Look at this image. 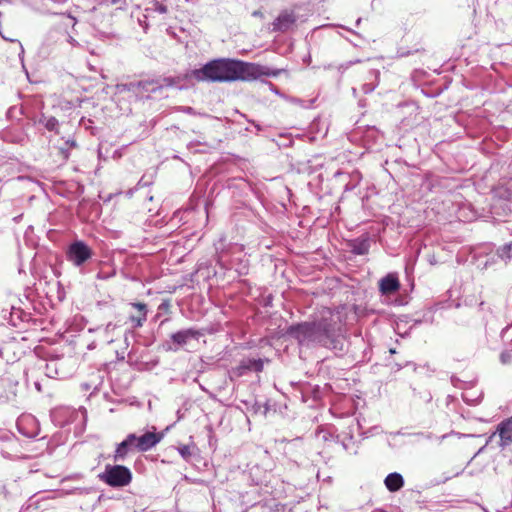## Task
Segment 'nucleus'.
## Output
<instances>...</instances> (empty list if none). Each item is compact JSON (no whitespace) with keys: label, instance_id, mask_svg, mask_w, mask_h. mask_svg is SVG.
I'll return each mask as SVG.
<instances>
[{"label":"nucleus","instance_id":"nucleus-13","mask_svg":"<svg viewBox=\"0 0 512 512\" xmlns=\"http://www.w3.org/2000/svg\"><path fill=\"white\" fill-rule=\"evenodd\" d=\"M64 36L65 31L62 30L61 28L51 29L45 37L44 45H47L49 47L53 46L59 43L61 40H64Z\"/></svg>","mask_w":512,"mask_h":512},{"label":"nucleus","instance_id":"nucleus-25","mask_svg":"<svg viewBox=\"0 0 512 512\" xmlns=\"http://www.w3.org/2000/svg\"><path fill=\"white\" fill-rule=\"evenodd\" d=\"M64 40L72 46L78 45V42L71 35H69L66 31H65Z\"/></svg>","mask_w":512,"mask_h":512},{"label":"nucleus","instance_id":"nucleus-6","mask_svg":"<svg viewBox=\"0 0 512 512\" xmlns=\"http://www.w3.org/2000/svg\"><path fill=\"white\" fill-rule=\"evenodd\" d=\"M161 438V435L154 432H146L141 436H137L135 434V441L133 442L136 450L146 452L156 446L160 442Z\"/></svg>","mask_w":512,"mask_h":512},{"label":"nucleus","instance_id":"nucleus-22","mask_svg":"<svg viewBox=\"0 0 512 512\" xmlns=\"http://www.w3.org/2000/svg\"><path fill=\"white\" fill-rule=\"evenodd\" d=\"M178 452L182 456V458L186 461L189 460L192 455L191 449L188 445H183V446L179 447Z\"/></svg>","mask_w":512,"mask_h":512},{"label":"nucleus","instance_id":"nucleus-24","mask_svg":"<svg viewBox=\"0 0 512 512\" xmlns=\"http://www.w3.org/2000/svg\"><path fill=\"white\" fill-rule=\"evenodd\" d=\"M376 85L375 84H372V83H365L362 87V90L365 94H368V93H371L372 91H374Z\"/></svg>","mask_w":512,"mask_h":512},{"label":"nucleus","instance_id":"nucleus-4","mask_svg":"<svg viewBox=\"0 0 512 512\" xmlns=\"http://www.w3.org/2000/svg\"><path fill=\"white\" fill-rule=\"evenodd\" d=\"M92 256V249L82 240L72 242L66 252L67 260L76 267H81Z\"/></svg>","mask_w":512,"mask_h":512},{"label":"nucleus","instance_id":"nucleus-8","mask_svg":"<svg viewBox=\"0 0 512 512\" xmlns=\"http://www.w3.org/2000/svg\"><path fill=\"white\" fill-rule=\"evenodd\" d=\"M133 441H135V434L131 433L117 445L113 455L115 462L124 461L129 452L136 450Z\"/></svg>","mask_w":512,"mask_h":512},{"label":"nucleus","instance_id":"nucleus-11","mask_svg":"<svg viewBox=\"0 0 512 512\" xmlns=\"http://www.w3.org/2000/svg\"><path fill=\"white\" fill-rule=\"evenodd\" d=\"M132 306L138 310V314L131 315L129 321L134 328L142 327L147 319V307L144 303H133Z\"/></svg>","mask_w":512,"mask_h":512},{"label":"nucleus","instance_id":"nucleus-17","mask_svg":"<svg viewBox=\"0 0 512 512\" xmlns=\"http://www.w3.org/2000/svg\"><path fill=\"white\" fill-rule=\"evenodd\" d=\"M497 254L502 260L507 261L512 259V242L500 247L497 251Z\"/></svg>","mask_w":512,"mask_h":512},{"label":"nucleus","instance_id":"nucleus-7","mask_svg":"<svg viewBox=\"0 0 512 512\" xmlns=\"http://www.w3.org/2000/svg\"><path fill=\"white\" fill-rule=\"evenodd\" d=\"M201 333L193 328L184 329L171 335V341L175 345L174 350L189 343L191 340H198Z\"/></svg>","mask_w":512,"mask_h":512},{"label":"nucleus","instance_id":"nucleus-29","mask_svg":"<svg viewBox=\"0 0 512 512\" xmlns=\"http://www.w3.org/2000/svg\"><path fill=\"white\" fill-rule=\"evenodd\" d=\"M358 62H359V60H356V61H354V62L349 61L345 66H343V65H342L341 67H343V68H348L350 65H352V64H354V63H358Z\"/></svg>","mask_w":512,"mask_h":512},{"label":"nucleus","instance_id":"nucleus-18","mask_svg":"<svg viewBox=\"0 0 512 512\" xmlns=\"http://www.w3.org/2000/svg\"><path fill=\"white\" fill-rule=\"evenodd\" d=\"M125 5L126 0H102L100 8L117 6V8L122 9Z\"/></svg>","mask_w":512,"mask_h":512},{"label":"nucleus","instance_id":"nucleus-9","mask_svg":"<svg viewBox=\"0 0 512 512\" xmlns=\"http://www.w3.org/2000/svg\"><path fill=\"white\" fill-rule=\"evenodd\" d=\"M496 433L499 434L501 447L504 448L510 445L512 443V419L502 421L498 425L497 431L489 437V441H491V439L496 435Z\"/></svg>","mask_w":512,"mask_h":512},{"label":"nucleus","instance_id":"nucleus-32","mask_svg":"<svg viewBox=\"0 0 512 512\" xmlns=\"http://www.w3.org/2000/svg\"><path fill=\"white\" fill-rule=\"evenodd\" d=\"M136 512H147V510L146 509H142V510L136 511Z\"/></svg>","mask_w":512,"mask_h":512},{"label":"nucleus","instance_id":"nucleus-21","mask_svg":"<svg viewBox=\"0 0 512 512\" xmlns=\"http://www.w3.org/2000/svg\"><path fill=\"white\" fill-rule=\"evenodd\" d=\"M500 361L502 364H510L512 362V349L505 350L500 354Z\"/></svg>","mask_w":512,"mask_h":512},{"label":"nucleus","instance_id":"nucleus-28","mask_svg":"<svg viewBox=\"0 0 512 512\" xmlns=\"http://www.w3.org/2000/svg\"><path fill=\"white\" fill-rule=\"evenodd\" d=\"M66 144H68L70 147H76V142L74 140H67Z\"/></svg>","mask_w":512,"mask_h":512},{"label":"nucleus","instance_id":"nucleus-31","mask_svg":"<svg viewBox=\"0 0 512 512\" xmlns=\"http://www.w3.org/2000/svg\"><path fill=\"white\" fill-rule=\"evenodd\" d=\"M165 81H167L168 85H173L174 84V80L171 79V78H167V79H165Z\"/></svg>","mask_w":512,"mask_h":512},{"label":"nucleus","instance_id":"nucleus-2","mask_svg":"<svg viewBox=\"0 0 512 512\" xmlns=\"http://www.w3.org/2000/svg\"><path fill=\"white\" fill-rule=\"evenodd\" d=\"M286 334L295 339L300 346H322L332 350H342L343 342L336 322L321 319L291 325Z\"/></svg>","mask_w":512,"mask_h":512},{"label":"nucleus","instance_id":"nucleus-27","mask_svg":"<svg viewBox=\"0 0 512 512\" xmlns=\"http://www.w3.org/2000/svg\"><path fill=\"white\" fill-rule=\"evenodd\" d=\"M148 13L147 14H144L143 15V19L139 18V24L146 30L147 27H148V24H147V18H148Z\"/></svg>","mask_w":512,"mask_h":512},{"label":"nucleus","instance_id":"nucleus-26","mask_svg":"<svg viewBox=\"0 0 512 512\" xmlns=\"http://www.w3.org/2000/svg\"><path fill=\"white\" fill-rule=\"evenodd\" d=\"M116 329V324L109 322L105 327V333L108 335Z\"/></svg>","mask_w":512,"mask_h":512},{"label":"nucleus","instance_id":"nucleus-19","mask_svg":"<svg viewBox=\"0 0 512 512\" xmlns=\"http://www.w3.org/2000/svg\"><path fill=\"white\" fill-rule=\"evenodd\" d=\"M246 372H248V369L245 367V365L241 361L237 367H235L231 370L230 378L232 379L233 377H241L244 374H246Z\"/></svg>","mask_w":512,"mask_h":512},{"label":"nucleus","instance_id":"nucleus-15","mask_svg":"<svg viewBox=\"0 0 512 512\" xmlns=\"http://www.w3.org/2000/svg\"><path fill=\"white\" fill-rule=\"evenodd\" d=\"M167 11H168L167 6L158 2L157 0L150 1L148 6L145 8V12L148 13L149 15L154 12H157L160 14H165V13H167Z\"/></svg>","mask_w":512,"mask_h":512},{"label":"nucleus","instance_id":"nucleus-10","mask_svg":"<svg viewBox=\"0 0 512 512\" xmlns=\"http://www.w3.org/2000/svg\"><path fill=\"white\" fill-rule=\"evenodd\" d=\"M400 289V282L396 274L390 273L379 281V291L382 295H390Z\"/></svg>","mask_w":512,"mask_h":512},{"label":"nucleus","instance_id":"nucleus-3","mask_svg":"<svg viewBox=\"0 0 512 512\" xmlns=\"http://www.w3.org/2000/svg\"><path fill=\"white\" fill-rule=\"evenodd\" d=\"M99 478L111 487H124L132 481V473L126 466L108 464Z\"/></svg>","mask_w":512,"mask_h":512},{"label":"nucleus","instance_id":"nucleus-20","mask_svg":"<svg viewBox=\"0 0 512 512\" xmlns=\"http://www.w3.org/2000/svg\"><path fill=\"white\" fill-rule=\"evenodd\" d=\"M501 337L504 342H512V323L502 330Z\"/></svg>","mask_w":512,"mask_h":512},{"label":"nucleus","instance_id":"nucleus-14","mask_svg":"<svg viewBox=\"0 0 512 512\" xmlns=\"http://www.w3.org/2000/svg\"><path fill=\"white\" fill-rule=\"evenodd\" d=\"M48 131H54L58 133L59 122L53 116H46L42 114L38 120Z\"/></svg>","mask_w":512,"mask_h":512},{"label":"nucleus","instance_id":"nucleus-23","mask_svg":"<svg viewBox=\"0 0 512 512\" xmlns=\"http://www.w3.org/2000/svg\"><path fill=\"white\" fill-rule=\"evenodd\" d=\"M367 245L365 243H362L358 246L353 247V252L358 255H363L367 252Z\"/></svg>","mask_w":512,"mask_h":512},{"label":"nucleus","instance_id":"nucleus-5","mask_svg":"<svg viewBox=\"0 0 512 512\" xmlns=\"http://www.w3.org/2000/svg\"><path fill=\"white\" fill-rule=\"evenodd\" d=\"M297 19L298 16L294 10H282L272 23V31L285 33L295 26Z\"/></svg>","mask_w":512,"mask_h":512},{"label":"nucleus","instance_id":"nucleus-12","mask_svg":"<svg viewBox=\"0 0 512 512\" xmlns=\"http://www.w3.org/2000/svg\"><path fill=\"white\" fill-rule=\"evenodd\" d=\"M384 484L390 492H396L404 486V479L400 473L393 472L386 476Z\"/></svg>","mask_w":512,"mask_h":512},{"label":"nucleus","instance_id":"nucleus-16","mask_svg":"<svg viewBox=\"0 0 512 512\" xmlns=\"http://www.w3.org/2000/svg\"><path fill=\"white\" fill-rule=\"evenodd\" d=\"M248 371L260 372L263 370V362L261 359L248 358L242 360Z\"/></svg>","mask_w":512,"mask_h":512},{"label":"nucleus","instance_id":"nucleus-30","mask_svg":"<svg viewBox=\"0 0 512 512\" xmlns=\"http://www.w3.org/2000/svg\"><path fill=\"white\" fill-rule=\"evenodd\" d=\"M68 18H69L70 23L72 24V26H74L76 24V19L71 17V16H69Z\"/></svg>","mask_w":512,"mask_h":512},{"label":"nucleus","instance_id":"nucleus-1","mask_svg":"<svg viewBox=\"0 0 512 512\" xmlns=\"http://www.w3.org/2000/svg\"><path fill=\"white\" fill-rule=\"evenodd\" d=\"M279 74L280 70L256 63L219 58L209 61L199 69L186 72L184 79L187 84L194 85L195 82L253 81L262 76L276 77Z\"/></svg>","mask_w":512,"mask_h":512}]
</instances>
